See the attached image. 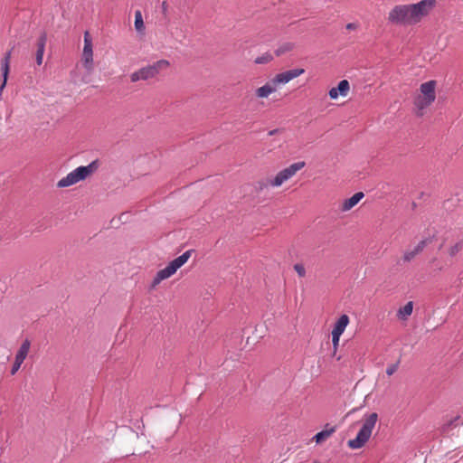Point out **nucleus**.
Listing matches in <instances>:
<instances>
[{
	"label": "nucleus",
	"mask_w": 463,
	"mask_h": 463,
	"mask_svg": "<svg viewBox=\"0 0 463 463\" xmlns=\"http://www.w3.org/2000/svg\"><path fill=\"white\" fill-rule=\"evenodd\" d=\"M272 59H273V56L270 53L266 52V53L257 57L255 59L254 62L256 64H265V63H268L270 61H272Z\"/></svg>",
	"instance_id": "24"
},
{
	"label": "nucleus",
	"mask_w": 463,
	"mask_h": 463,
	"mask_svg": "<svg viewBox=\"0 0 463 463\" xmlns=\"http://www.w3.org/2000/svg\"><path fill=\"white\" fill-rule=\"evenodd\" d=\"M430 242V239H424L421 240L412 250H407L403 254V260L406 262L411 261L413 260L419 253H420L424 248L427 246L428 243Z\"/></svg>",
	"instance_id": "13"
},
{
	"label": "nucleus",
	"mask_w": 463,
	"mask_h": 463,
	"mask_svg": "<svg viewBox=\"0 0 463 463\" xmlns=\"http://www.w3.org/2000/svg\"><path fill=\"white\" fill-rule=\"evenodd\" d=\"M162 7H163V10H164V11H165V10H166V7H167V5H166V2H163V4H162Z\"/></svg>",
	"instance_id": "33"
},
{
	"label": "nucleus",
	"mask_w": 463,
	"mask_h": 463,
	"mask_svg": "<svg viewBox=\"0 0 463 463\" xmlns=\"http://www.w3.org/2000/svg\"><path fill=\"white\" fill-rule=\"evenodd\" d=\"M349 324V317L345 314L340 316L335 322L332 333L342 335Z\"/></svg>",
	"instance_id": "17"
},
{
	"label": "nucleus",
	"mask_w": 463,
	"mask_h": 463,
	"mask_svg": "<svg viewBox=\"0 0 463 463\" xmlns=\"http://www.w3.org/2000/svg\"><path fill=\"white\" fill-rule=\"evenodd\" d=\"M12 50L5 52L2 61H1V71L3 76V81L0 86V90L2 91L6 85L7 78L10 71V59H11Z\"/></svg>",
	"instance_id": "11"
},
{
	"label": "nucleus",
	"mask_w": 463,
	"mask_h": 463,
	"mask_svg": "<svg viewBox=\"0 0 463 463\" xmlns=\"http://www.w3.org/2000/svg\"><path fill=\"white\" fill-rule=\"evenodd\" d=\"M364 194L363 192L355 193L353 196L344 201L341 210L346 212L355 206L363 198Z\"/></svg>",
	"instance_id": "16"
},
{
	"label": "nucleus",
	"mask_w": 463,
	"mask_h": 463,
	"mask_svg": "<svg viewBox=\"0 0 463 463\" xmlns=\"http://www.w3.org/2000/svg\"><path fill=\"white\" fill-rule=\"evenodd\" d=\"M331 334H332L333 346L335 349H336L338 346V344H339V339H340L341 335L335 334V333H331Z\"/></svg>",
	"instance_id": "29"
},
{
	"label": "nucleus",
	"mask_w": 463,
	"mask_h": 463,
	"mask_svg": "<svg viewBox=\"0 0 463 463\" xmlns=\"http://www.w3.org/2000/svg\"><path fill=\"white\" fill-rule=\"evenodd\" d=\"M306 163L304 161H298L291 164L289 166L280 170L273 178H269L267 181H260L258 183V187L260 190H263L268 186L271 187H279L285 182L291 179L297 172L304 168Z\"/></svg>",
	"instance_id": "3"
},
{
	"label": "nucleus",
	"mask_w": 463,
	"mask_h": 463,
	"mask_svg": "<svg viewBox=\"0 0 463 463\" xmlns=\"http://www.w3.org/2000/svg\"><path fill=\"white\" fill-rule=\"evenodd\" d=\"M192 251V250L184 251L181 256L170 261L165 268L160 269L154 277L151 283V288H156L162 280L166 279L174 275L179 268L187 262L191 257Z\"/></svg>",
	"instance_id": "5"
},
{
	"label": "nucleus",
	"mask_w": 463,
	"mask_h": 463,
	"mask_svg": "<svg viewBox=\"0 0 463 463\" xmlns=\"http://www.w3.org/2000/svg\"><path fill=\"white\" fill-rule=\"evenodd\" d=\"M47 35L45 33H43L37 40V50L35 53L37 65H41L43 63Z\"/></svg>",
	"instance_id": "15"
},
{
	"label": "nucleus",
	"mask_w": 463,
	"mask_h": 463,
	"mask_svg": "<svg viewBox=\"0 0 463 463\" xmlns=\"http://www.w3.org/2000/svg\"><path fill=\"white\" fill-rule=\"evenodd\" d=\"M329 427V424L326 425V430L317 432L314 437L313 439L317 443H321L325 441L326 439H328L333 433L335 432L336 428L335 427Z\"/></svg>",
	"instance_id": "18"
},
{
	"label": "nucleus",
	"mask_w": 463,
	"mask_h": 463,
	"mask_svg": "<svg viewBox=\"0 0 463 463\" xmlns=\"http://www.w3.org/2000/svg\"><path fill=\"white\" fill-rule=\"evenodd\" d=\"M377 420L378 414L376 412L365 414L364 416L363 425L360 430L358 431L356 437L353 439L348 440V447L352 449H358L364 447V444L369 440Z\"/></svg>",
	"instance_id": "2"
},
{
	"label": "nucleus",
	"mask_w": 463,
	"mask_h": 463,
	"mask_svg": "<svg viewBox=\"0 0 463 463\" xmlns=\"http://www.w3.org/2000/svg\"><path fill=\"white\" fill-rule=\"evenodd\" d=\"M458 420V417H456L455 419L449 420L446 425L443 426V430H445L447 428H449L454 424L455 421Z\"/></svg>",
	"instance_id": "30"
},
{
	"label": "nucleus",
	"mask_w": 463,
	"mask_h": 463,
	"mask_svg": "<svg viewBox=\"0 0 463 463\" xmlns=\"http://www.w3.org/2000/svg\"><path fill=\"white\" fill-rule=\"evenodd\" d=\"M274 91H276V85H273L271 81L257 89L256 95L259 98H268Z\"/></svg>",
	"instance_id": "20"
},
{
	"label": "nucleus",
	"mask_w": 463,
	"mask_h": 463,
	"mask_svg": "<svg viewBox=\"0 0 463 463\" xmlns=\"http://www.w3.org/2000/svg\"><path fill=\"white\" fill-rule=\"evenodd\" d=\"M357 28V24H354V23H349L346 24V29L347 30H354Z\"/></svg>",
	"instance_id": "31"
},
{
	"label": "nucleus",
	"mask_w": 463,
	"mask_h": 463,
	"mask_svg": "<svg viewBox=\"0 0 463 463\" xmlns=\"http://www.w3.org/2000/svg\"><path fill=\"white\" fill-rule=\"evenodd\" d=\"M31 346V342L28 339H25L22 345H20L14 359L24 362L28 355L29 350Z\"/></svg>",
	"instance_id": "19"
},
{
	"label": "nucleus",
	"mask_w": 463,
	"mask_h": 463,
	"mask_svg": "<svg viewBox=\"0 0 463 463\" xmlns=\"http://www.w3.org/2000/svg\"><path fill=\"white\" fill-rule=\"evenodd\" d=\"M292 49L293 44L291 43H285L275 51V53L277 56H280Z\"/></svg>",
	"instance_id": "23"
},
{
	"label": "nucleus",
	"mask_w": 463,
	"mask_h": 463,
	"mask_svg": "<svg viewBox=\"0 0 463 463\" xmlns=\"http://www.w3.org/2000/svg\"><path fill=\"white\" fill-rule=\"evenodd\" d=\"M350 90V85L347 80H341L337 87L332 88L328 95L330 99H336L339 95L345 97L348 94V91Z\"/></svg>",
	"instance_id": "10"
},
{
	"label": "nucleus",
	"mask_w": 463,
	"mask_h": 463,
	"mask_svg": "<svg viewBox=\"0 0 463 463\" xmlns=\"http://www.w3.org/2000/svg\"><path fill=\"white\" fill-rule=\"evenodd\" d=\"M305 72V70L302 68H296L293 70H289L287 71H283L280 73H278L273 79H272V84L278 85V84H286L289 82L291 80L302 75Z\"/></svg>",
	"instance_id": "8"
},
{
	"label": "nucleus",
	"mask_w": 463,
	"mask_h": 463,
	"mask_svg": "<svg viewBox=\"0 0 463 463\" xmlns=\"http://www.w3.org/2000/svg\"><path fill=\"white\" fill-rule=\"evenodd\" d=\"M81 61L86 71L90 73L93 71V45L90 33H84V46L82 50Z\"/></svg>",
	"instance_id": "7"
},
{
	"label": "nucleus",
	"mask_w": 463,
	"mask_h": 463,
	"mask_svg": "<svg viewBox=\"0 0 463 463\" xmlns=\"http://www.w3.org/2000/svg\"><path fill=\"white\" fill-rule=\"evenodd\" d=\"M435 88H436L435 80H429L427 82H424L420 85V93L418 95L427 98L428 100H435V99H436Z\"/></svg>",
	"instance_id": "9"
},
{
	"label": "nucleus",
	"mask_w": 463,
	"mask_h": 463,
	"mask_svg": "<svg viewBox=\"0 0 463 463\" xmlns=\"http://www.w3.org/2000/svg\"><path fill=\"white\" fill-rule=\"evenodd\" d=\"M398 366H399V362H397L396 364L389 365L387 367V369H386L387 375H389V376L392 375L397 371Z\"/></svg>",
	"instance_id": "28"
},
{
	"label": "nucleus",
	"mask_w": 463,
	"mask_h": 463,
	"mask_svg": "<svg viewBox=\"0 0 463 463\" xmlns=\"http://www.w3.org/2000/svg\"><path fill=\"white\" fill-rule=\"evenodd\" d=\"M24 362H21V361H18L16 359H14V363L13 364V366L11 368V374L12 375H14L20 369L22 364Z\"/></svg>",
	"instance_id": "27"
},
{
	"label": "nucleus",
	"mask_w": 463,
	"mask_h": 463,
	"mask_svg": "<svg viewBox=\"0 0 463 463\" xmlns=\"http://www.w3.org/2000/svg\"><path fill=\"white\" fill-rule=\"evenodd\" d=\"M135 28L139 33L145 30L142 14L139 10L135 12Z\"/></svg>",
	"instance_id": "22"
},
{
	"label": "nucleus",
	"mask_w": 463,
	"mask_h": 463,
	"mask_svg": "<svg viewBox=\"0 0 463 463\" xmlns=\"http://www.w3.org/2000/svg\"><path fill=\"white\" fill-rule=\"evenodd\" d=\"M413 309V303L409 301L402 307L398 310L397 316L401 319H406L409 316L411 315Z\"/></svg>",
	"instance_id": "21"
},
{
	"label": "nucleus",
	"mask_w": 463,
	"mask_h": 463,
	"mask_svg": "<svg viewBox=\"0 0 463 463\" xmlns=\"http://www.w3.org/2000/svg\"><path fill=\"white\" fill-rule=\"evenodd\" d=\"M169 66L170 63L167 60L156 61L153 64L142 67L139 70L131 73L130 80L132 82H137L138 80H147L150 79H154L157 75H159L163 71L167 70Z\"/></svg>",
	"instance_id": "6"
},
{
	"label": "nucleus",
	"mask_w": 463,
	"mask_h": 463,
	"mask_svg": "<svg viewBox=\"0 0 463 463\" xmlns=\"http://www.w3.org/2000/svg\"><path fill=\"white\" fill-rule=\"evenodd\" d=\"M294 269L299 277L303 278L306 276V269L302 264H299V263L295 264Z\"/></svg>",
	"instance_id": "26"
},
{
	"label": "nucleus",
	"mask_w": 463,
	"mask_h": 463,
	"mask_svg": "<svg viewBox=\"0 0 463 463\" xmlns=\"http://www.w3.org/2000/svg\"><path fill=\"white\" fill-rule=\"evenodd\" d=\"M463 249V240L458 241L455 245H453L449 249V255L451 257L455 256L459 250Z\"/></svg>",
	"instance_id": "25"
},
{
	"label": "nucleus",
	"mask_w": 463,
	"mask_h": 463,
	"mask_svg": "<svg viewBox=\"0 0 463 463\" xmlns=\"http://www.w3.org/2000/svg\"><path fill=\"white\" fill-rule=\"evenodd\" d=\"M436 3V0H421L417 4L395 5L390 11L388 20L393 24H415L429 14Z\"/></svg>",
	"instance_id": "1"
},
{
	"label": "nucleus",
	"mask_w": 463,
	"mask_h": 463,
	"mask_svg": "<svg viewBox=\"0 0 463 463\" xmlns=\"http://www.w3.org/2000/svg\"><path fill=\"white\" fill-rule=\"evenodd\" d=\"M434 102V100H428L427 98L421 97L420 95H417L414 98V108H415V114L418 117H422L424 114V109H427L429 106H430Z\"/></svg>",
	"instance_id": "14"
},
{
	"label": "nucleus",
	"mask_w": 463,
	"mask_h": 463,
	"mask_svg": "<svg viewBox=\"0 0 463 463\" xmlns=\"http://www.w3.org/2000/svg\"><path fill=\"white\" fill-rule=\"evenodd\" d=\"M12 50L5 52L2 61H1V71L3 76V81L0 86V90L2 91L6 85L7 78L10 71V59H11Z\"/></svg>",
	"instance_id": "12"
},
{
	"label": "nucleus",
	"mask_w": 463,
	"mask_h": 463,
	"mask_svg": "<svg viewBox=\"0 0 463 463\" xmlns=\"http://www.w3.org/2000/svg\"><path fill=\"white\" fill-rule=\"evenodd\" d=\"M99 166L98 161H92L88 165H81L70 172L66 176L57 183V187L65 188L73 185L80 181L86 179L90 175L97 170Z\"/></svg>",
	"instance_id": "4"
},
{
	"label": "nucleus",
	"mask_w": 463,
	"mask_h": 463,
	"mask_svg": "<svg viewBox=\"0 0 463 463\" xmlns=\"http://www.w3.org/2000/svg\"><path fill=\"white\" fill-rule=\"evenodd\" d=\"M277 132H278V129H273V130H270V131L269 132V136H273V135H275Z\"/></svg>",
	"instance_id": "32"
}]
</instances>
